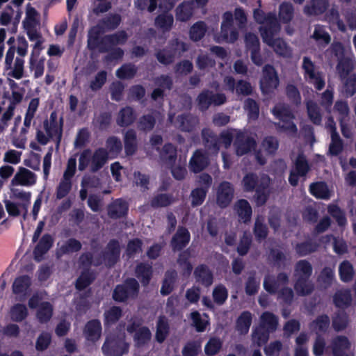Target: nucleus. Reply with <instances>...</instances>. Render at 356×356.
I'll return each instance as SVG.
<instances>
[{"mask_svg": "<svg viewBox=\"0 0 356 356\" xmlns=\"http://www.w3.org/2000/svg\"><path fill=\"white\" fill-rule=\"evenodd\" d=\"M234 137H236L234 145L236 154L238 156L248 153L256 145L253 138H250L245 136L243 132L235 129H228L222 132L220 143H223L225 147L227 148L230 146Z\"/></svg>", "mask_w": 356, "mask_h": 356, "instance_id": "obj_1", "label": "nucleus"}, {"mask_svg": "<svg viewBox=\"0 0 356 356\" xmlns=\"http://www.w3.org/2000/svg\"><path fill=\"white\" fill-rule=\"evenodd\" d=\"M311 273L312 267L308 262L300 261L297 264L295 274L297 277V282L295 285V289L297 293L305 295L312 291L313 287L307 280Z\"/></svg>", "mask_w": 356, "mask_h": 356, "instance_id": "obj_2", "label": "nucleus"}, {"mask_svg": "<svg viewBox=\"0 0 356 356\" xmlns=\"http://www.w3.org/2000/svg\"><path fill=\"white\" fill-rule=\"evenodd\" d=\"M128 349L129 345L124 341L123 334H110L102 346L103 353L107 356H122Z\"/></svg>", "mask_w": 356, "mask_h": 356, "instance_id": "obj_3", "label": "nucleus"}, {"mask_svg": "<svg viewBox=\"0 0 356 356\" xmlns=\"http://www.w3.org/2000/svg\"><path fill=\"white\" fill-rule=\"evenodd\" d=\"M277 326V319L276 316L270 312H265L261 316V327L257 329L253 334V341L259 346L266 343L268 339V334L263 332L262 330L266 329L268 332L274 331Z\"/></svg>", "mask_w": 356, "mask_h": 356, "instance_id": "obj_4", "label": "nucleus"}, {"mask_svg": "<svg viewBox=\"0 0 356 356\" xmlns=\"http://www.w3.org/2000/svg\"><path fill=\"white\" fill-rule=\"evenodd\" d=\"M287 282V276L284 274H280L277 280L268 277L264 280V286L265 289L270 293L280 291L281 296L286 301H289L293 296L291 289L285 288V284Z\"/></svg>", "mask_w": 356, "mask_h": 356, "instance_id": "obj_5", "label": "nucleus"}, {"mask_svg": "<svg viewBox=\"0 0 356 356\" xmlns=\"http://www.w3.org/2000/svg\"><path fill=\"white\" fill-rule=\"evenodd\" d=\"M272 113L280 120L278 122L279 127L289 135L296 133L297 128L296 125L290 121L293 118V115L286 106L278 104L272 110Z\"/></svg>", "mask_w": 356, "mask_h": 356, "instance_id": "obj_6", "label": "nucleus"}, {"mask_svg": "<svg viewBox=\"0 0 356 356\" xmlns=\"http://www.w3.org/2000/svg\"><path fill=\"white\" fill-rule=\"evenodd\" d=\"M238 33L234 28V17L232 13L226 12L223 14L221 24L220 35L217 37L218 42H234L238 38Z\"/></svg>", "mask_w": 356, "mask_h": 356, "instance_id": "obj_7", "label": "nucleus"}, {"mask_svg": "<svg viewBox=\"0 0 356 356\" xmlns=\"http://www.w3.org/2000/svg\"><path fill=\"white\" fill-rule=\"evenodd\" d=\"M277 32L273 31V30L268 33L267 31H262L263 41L271 47L277 54L284 57L291 56V50L287 44L282 40L275 38Z\"/></svg>", "mask_w": 356, "mask_h": 356, "instance_id": "obj_8", "label": "nucleus"}, {"mask_svg": "<svg viewBox=\"0 0 356 356\" xmlns=\"http://www.w3.org/2000/svg\"><path fill=\"white\" fill-rule=\"evenodd\" d=\"M41 295H33L29 300L30 308H36L38 307L37 318L40 322H46L50 319L52 315L51 305L47 302H42Z\"/></svg>", "mask_w": 356, "mask_h": 356, "instance_id": "obj_9", "label": "nucleus"}, {"mask_svg": "<svg viewBox=\"0 0 356 356\" xmlns=\"http://www.w3.org/2000/svg\"><path fill=\"white\" fill-rule=\"evenodd\" d=\"M279 85V79L275 69L266 65L263 70V76L260 81V87L264 94L273 92Z\"/></svg>", "mask_w": 356, "mask_h": 356, "instance_id": "obj_10", "label": "nucleus"}, {"mask_svg": "<svg viewBox=\"0 0 356 356\" xmlns=\"http://www.w3.org/2000/svg\"><path fill=\"white\" fill-rule=\"evenodd\" d=\"M23 92L19 90H13L10 98V103L7 108L3 111L0 119V134L8 127V122L12 119L14 115V111L16 104H19L23 98Z\"/></svg>", "mask_w": 356, "mask_h": 356, "instance_id": "obj_11", "label": "nucleus"}, {"mask_svg": "<svg viewBox=\"0 0 356 356\" xmlns=\"http://www.w3.org/2000/svg\"><path fill=\"white\" fill-rule=\"evenodd\" d=\"M254 17L258 23L261 24L260 27L261 36L262 31H267L268 33L272 30L273 31H278L280 30L278 22L275 15L271 13L266 15L262 10L256 9L254 11Z\"/></svg>", "mask_w": 356, "mask_h": 356, "instance_id": "obj_12", "label": "nucleus"}, {"mask_svg": "<svg viewBox=\"0 0 356 356\" xmlns=\"http://www.w3.org/2000/svg\"><path fill=\"white\" fill-rule=\"evenodd\" d=\"M37 175L24 167H19L13 177L10 184L12 186H22L30 187L35 184Z\"/></svg>", "mask_w": 356, "mask_h": 356, "instance_id": "obj_13", "label": "nucleus"}, {"mask_svg": "<svg viewBox=\"0 0 356 356\" xmlns=\"http://www.w3.org/2000/svg\"><path fill=\"white\" fill-rule=\"evenodd\" d=\"M138 290V284L136 280L130 279L123 285L118 286L113 292V298L117 301H124L127 298L136 295Z\"/></svg>", "mask_w": 356, "mask_h": 356, "instance_id": "obj_14", "label": "nucleus"}, {"mask_svg": "<svg viewBox=\"0 0 356 356\" xmlns=\"http://www.w3.org/2000/svg\"><path fill=\"white\" fill-rule=\"evenodd\" d=\"M302 67L306 79L317 90H321L324 87L325 81L321 75L316 71L313 63L308 58H304Z\"/></svg>", "mask_w": 356, "mask_h": 356, "instance_id": "obj_15", "label": "nucleus"}, {"mask_svg": "<svg viewBox=\"0 0 356 356\" xmlns=\"http://www.w3.org/2000/svg\"><path fill=\"white\" fill-rule=\"evenodd\" d=\"M234 197V188L227 181L222 182L216 191L217 204L222 207H226L229 204Z\"/></svg>", "mask_w": 356, "mask_h": 356, "instance_id": "obj_16", "label": "nucleus"}, {"mask_svg": "<svg viewBox=\"0 0 356 356\" xmlns=\"http://www.w3.org/2000/svg\"><path fill=\"white\" fill-rule=\"evenodd\" d=\"M44 129L49 138L55 140L58 148L62 137V124L56 120V114L51 113L49 120L44 123Z\"/></svg>", "mask_w": 356, "mask_h": 356, "instance_id": "obj_17", "label": "nucleus"}, {"mask_svg": "<svg viewBox=\"0 0 356 356\" xmlns=\"http://www.w3.org/2000/svg\"><path fill=\"white\" fill-rule=\"evenodd\" d=\"M31 289V280L27 275L17 277L13 284V292L19 298H25Z\"/></svg>", "mask_w": 356, "mask_h": 356, "instance_id": "obj_18", "label": "nucleus"}, {"mask_svg": "<svg viewBox=\"0 0 356 356\" xmlns=\"http://www.w3.org/2000/svg\"><path fill=\"white\" fill-rule=\"evenodd\" d=\"M245 42L246 47L251 51V58L252 62L260 65L262 64V59L259 54V42L257 37L251 33H248L245 36Z\"/></svg>", "mask_w": 356, "mask_h": 356, "instance_id": "obj_19", "label": "nucleus"}, {"mask_svg": "<svg viewBox=\"0 0 356 356\" xmlns=\"http://www.w3.org/2000/svg\"><path fill=\"white\" fill-rule=\"evenodd\" d=\"M225 102V97L222 94L213 95L211 92H205L198 97V104L201 109L204 110L211 104L220 105Z\"/></svg>", "mask_w": 356, "mask_h": 356, "instance_id": "obj_20", "label": "nucleus"}, {"mask_svg": "<svg viewBox=\"0 0 356 356\" xmlns=\"http://www.w3.org/2000/svg\"><path fill=\"white\" fill-rule=\"evenodd\" d=\"M139 327V322L137 323L134 321L132 325H129L127 326V331L129 333H132L134 331H136L134 335V341L137 346H141L146 342H147L151 337V333L149 330L146 327H139L137 330L136 328Z\"/></svg>", "mask_w": 356, "mask_h": 356, "instance_id": "obj_21", "label": "nucleus"}, {"mask_svg": "<svg viewBox=\"0 0 356 356\" xmlns=\"http://www.w3.org/2000/svg\"><path fill=\"white\" fill-rule=\"evenodd\" d=\"M309 170L305 158L300 155L296 161V166L290 174L289 180L291 184L296 186L298 183V177L304 176Z\"/></svg>", "mask_w": 356, "mask_h": 356, "instance_id": "obj_22", "label": "nucleus"}, {"mask_svg": "<svg viewBox=\"0 0 356 356\" xmlns=\"http://www.w3.org/2000/svg\"><path fill=\"white\" fill-rule=\"evenodd\" d=\"M327 128L330 129L331 134V143L330 145V153L332 155L338 154L342 149V142L339 135L335 131V124L332 120H329Z\"/></svg>", "mask_w": 356, "mask_h": 356, "instance_id": "obj_23", "label": "nucleus"}, {"mask_svg": "<svg viewBox=\"0 0 356 356\" xmlns=\"http://www.w3.org/2000/svg\"><path fill=\"white\" fill-rule=\"evenodd\" d=\"M350 343L345 337H337L332 342V350L334 356H349Z\"/></svg>", "mask_w": 356, "mask_h": 356, "instance_id": "obj_24", "label": "nucleus"}, {"mask_svg": "<svg viewBox=\"0 0 356 356\" xmlns=\"http://www.w3.org/2000/svg\"><path fill=\"white\" fill-rule=\"evenodd\" d=\"M101 332L100 322L98 321H91L86 324L83 333L88 341L94 342L99 339Z\"/></svg>", "mask_w": 356, "mask_h": 356, "instance_id": "obj_25", "label": "nucleus"}, {"mask_svg": "<svg viewBox=\"0 0 356 356\" xmlns=\"http://www.w3.org/2000/svg\"><path fill=\"white\" fill-rule=\"evenodd\" d=\"M208 164V157L201 151H196L190 160V169L194 172L202 170Z\"/></svg>", "mask_w": 356, "mask_h": 356, "instance_id": "obj_26", "label": "nucleus"}, {"mask_svg": "<svg viewBox=\"0 0 356 356\" xmlns=\"http://www.w3.org/2000/svg\"><path fill=\"white\" fill-rule=\"evenodd\" d=\"M277 147L278 142L275 138L273 137L266 138L262 143V150L256 156L258 162L260 164H264L265 163V160L261 158L263 152H265L266 154H270L274 153L277 150Z\"/></svg>", "mask_w": 356, "mask_h": 356, "instance_id": "obj_27", "label": "nucleus"}, {"mask_svg": "<svg viewBox=\"0 0 356 356\" xmlns=\"http://www.w3.org/2000/svg\"><path fill=\"white\" fill-rule=\"evenodd\" d=\"M234 211L240 220L244 222L250 220L252 215V208L248 201L245 200H238L234 205Z\"/></svg>", "mask_w": 356, "mask_h": 356, "instance_id": "obj_28", "label": "nucleus"}, {"mask_svg": "<svg viewBox=\"0 0 356 356\" xmlns=\"http://www.w3.org/2000/svg\"><path fill=\"white\" fill-rule=\"evenodd\" d=\"M190 240V234L187 229L179 228L172 240L174 249L180 250L185 247Z\"/></svg>", "mask_w": 356, "mask_h": 356, "instance_id": "obj_29", "label": "nucleus"}, {"mask_svg": "<svg viewBox=\"0 0 356 356\" xmlns=\"http://www.w3.org/2000/svg\"><path fill=\"white\" fill-rule=\"evenodd\" d=\"M327 6V0H313L305 7L304 12L309 15H316L323 13Z\"/></svg>", "mask_w": 356, "mask_h": 356, "instance_id": "obj_30", "label": "nucleus"}, {"mask_svg": "<svg viewBox=\"0 0 356 356\" xmlns=\"http://www.w3.org/2000/svg\"><path fill=\"white\" fill-rule=\"evenodd\" d=\"M110 159L107 156L105 149L100 148L92 154L91 168L93 171H96L101 168Z\"/></svg>", "mask_w": 356, "mask_h": 356, "instance_id": "obj_31", "label": "nucleus"}, {"mask_svg": "<svg viewBox=\"0 0 356 356\" xmlns=\"http://www.w3.org/2000/svg\"><path fill=\"white\" fill-rule=\"evenodd\" d=\"M120 255L119 244L116 241H111L107 248L106 254L104 256V261L107 265L114 264Z\"/></svg>", "mask_w": 356, "mask_h": 356, "instance_id": "obj_32", "label": "nucleus"}, {"mask_svg": "<svg viewBox=\"0 0 356 356\" xmlns=\"http://www.w3.org/2000/svg\"><path fill=\"white\" fill-rule=\"evenodd\" d=\"M127 211V204L125 202L118 200L115 201L108 209V215L111 218H120Z\"/></svg>", "mask_w": 356, "mask_h": 356, "instance_id": "obj_33", "label": "nucleus"}, {"mask_svg": "<svg viewBox=\"0 0 356 356\" xmlns=\"http://www.w3.org/2000/svg\"><path fill=\"white\" fill-rule=\"evenodd\" d=\"M10 315L13 321L20 322L27 317L28 309L25 305L17 303L10 308Z\"/></svg>", "mask_w": 356, "mask_h": 356, "instance_id": "obj_34", "label": "nucleus"}, {"mask_svg": "<svg viewBox=\"0 0 356 356\" xmlns=\"http://www.w3.org/2000/svg\"><path fill=\"white\" fill-rule=\"evenodd\" d=\"M193 324L197 332H203L209 324V316L206 314L200 315L197 312L191 314Z\"/></svg>", "mask_w": 356, "mask_h": 356, "instance_id": "obj_35", "label": "nucleus"}, {"mask_svg": "<svg viewBox=\"0 0 356 356\" xmlns=\"http://www.w3.org/2000/svg\"><path fill=\"white\" fill-rule=\"evenodd\" d=\"M38 106L39 99L38 98H33L31 100L24 116V127L26 128H29L31 127Z\"/></svg>", "mask_w": 356, "mask_h": 356, "instance_id": "obj_36", "label": "nucleus"}, {"mask_svg": "<svg viewBox=\"0 0 356 356\" xmlns=\"http://www.w3.org/2000/svg\"><path fill=\"white\" fill-rule=\"evenodd\" d=\"M310 191L315 197L321 199H328L331 195L327 185L323 182L312 184Z\"/></svg>", "mask_w": 356, "mask_h": 356, "instance_id": "obj_37", "label": "nucleus"}, {"mask_svg": "<svg viewBox=\"0 0 356 356\" xmlns=\"http://www.w3.org/2000/svg\"><path fill=\"white\" fill-rule=\"evenodd\" d=\"M312 38L321 45H326L330 42L331 38L323 26L317 25L314 28Z\"/></svg>", "mask_w": 356, "mask_h": 356, "instance_id": "obj_38", "label": "nucleus"}, {"mask_svg": "<svg viewBox=\"0 0 356 356\" xmlns=\"http://www.w3.org/2000/svg\"><path fill=\"white\" fill-rule=\"evenodd\" d=\"M30 68L34 72L35 78L42 76L44 70V59L35 58L34 54L31 55L29 60Z\"/></svg>", "mask_w": 356, "mask_h": 356, "instance_id": "obj_39", "label": "nucleus"}, {"mask_svg": "<svg viewBox=\"0 0 356 356\" xmlns=\"http://www.w3.org/2000/svg\"><path fill=\"white\" fill-rule=\"evenodd\" d=\"M173 22V17L171 14L164 13L159 15L156 18L155 24L157 28L165 31L171 29Z\"/></svg>", "mask_w": 356, "mask_h": 356, "instance_id": "obj_40", "label": "nucleus"}, {"mask_svg": "<svg viewBox=\"0 0 356 356\" xmlns=\"http://www.w3.org/2000/svg\"><path fill=\"white\" fill-rule=\"evenodd\" d=\"M195 275L197 281L200 282L203 284L209 286L212 284V275L207 267L204 266L197 267L195 269Z\"/></svg>", "mask_w": 356, "mask_h": 356, "instance_id": "obj_41", "label": "nucleus"}, {"mask_svg": "<svg viewBox=\"0 0 356 356\" xmlns=\"http://www.w3.org/2000/svg\"><path fill=\"white\" fill-rule=\"evenodd\" d=\"M193 6L191 3L185 2L177 9V19L185 22L188 20L193 14Z\"/></svg>", "mask_w": 356, "mask_h": 356, "instance_id": "obj_42", "label": "nucleus"}, {"mask_svg": "<svg viewBox=\"0 0 356 356\" xmlns=\"http://www.w3.org/2000/svg\"><path fill=\"white\" fill-rule=\"evenodd\" d=\"M353 67L354 63L351 59L344 58L341 60L337 65V72L340 77L343 80L346 79L353 69Z\"/></svg>", "mask_w": 356, "mask_h": 356, "instance_id": "obj_43", "label": "nucleus"}, {"mask_svg": "<svg viewBox=\"0 0 356 356\" xmlns=\"http://www.w3.org/2000/svg\"><path fill=\"white\" fill-rule=\"evenodd\" d=\"M106 148L108 149L107 156L113 159L118 156L122 150V144L120 140L115 137L109 138L106 142Z\"/></svg>", "mask_w": 356, "mask_h": 356, "instance_id": "obj_44", "label": "nucleus"}, {"mask_svg": "<svg viewBox=\"0 0 356 356\" xmlns=\"http://www.w3.org/2000/svg\"><path fill=\"white\" fill-rule=\"evenodd\" d=\"M52 240L50 236L46 235L42 237L34 251L35 257L40 259L41 255L47 252L51 246Z\"/></svg>", "mask_w": 356, "mask_h": 356, "instance_id": "obj_45", "label": "nucleus"}, {"mask_svg": "<svg viewBox=\"0 0 356 356\" xmlns=\"http://www.w3.org/2000/svg\"><path fill=\"white\" fill-rule=\"evenodd\" d=\"M334 303L338 307H343L350 304L351 301V297L349 290H341L339 291L334 298Z\"/></svg>", "mask_w": 356, "mask_h": 356, "instance_id": "obj_46", "label": "nucleus"}, {"mask_svg": "<svg viewBox=\"0 0 356 356\" xmlns=\"http://www.w3.org/2000/svg\"><path fill=\"white\" fill-rule=\"evenodd\" d=\"M251 324V314L249 312H243L238 319L236 328L241 334L248 332Z\"/></svg>", "mask_w": 356, "mask_h": 356, "instance_id": "obj_47", "label": "nucleus"}, {"mask_svg": "<svg viewBox=\"0 0 356 356\" xmlns=\"http://www.w3.org/2000/svg\"><path fill=\"white\" fill-rule=\"evenodd\" d=\"M293 9L292 5L289 3H283L280 6L279 17L283 23H287L292 19Z\"/></svg>", "mask_w": 356, "mask_h": 356, "instance_id": "obj_48", "label": "nucleus"}, {"mask_svg": "<svg viewBox=\"0 0 356 356\" xmlns=\"http://www.w3.org/2000/svg\"><path fill=\"white\" fill-rule=\"evenodd\" d=\"M136 275L140 282L146 285L149 283L151 277L152 270L151 267L147 265L140 264L138 266L136 270Z\"/></svg>", "mask_w": 356, "mask_h": 356, "instance_id": "obj_49", "label": "nucleus"}, {"mask_svg": "<svg viewBox=\"0 0 356 356\" xmlns=\"http://www.w3.org/2000/svg\"><path fill=\"white\" fill-rule=\"evenodd\" d=\"M125 151L127 154L131 155L136 148V134L134 131H128L124 136Z\"/></svg>", "mask_w": 356, "mask_h": 356, "instance_id": "obj_50", "label": "nucleus"}, {"mask_svg": "<svg viewBox=\"0 0 356 356\" xmlns=\"http://www.w3.org/2000/svg\"><path fill=\"white\" fill-rule=\"evenodd\" d=\"M206 32V26L204 22H198L193 24L190 29V38L195 41L200 40Z\"/></svg>", "mask_w": 356, "mask_h": 356, "instance_id": "obj_51", "label": "nucleus"}, {"mask_svg": "<svg viewBox=\"0 0 356 356\" xmlns=\"http://www.w3.org/2000/svg\"><path fill=\"white\" fill-rule=\"evenodd\" d=\"M330 325V320L327 316H322L314 321L311 325L312 330L315 331L316 334L324 332Z\"/></svg>", "mask_w": 356, "mask_h": 356, "instance_id": "obj_52", "label": "nucleus"}, {"mask_svg": "<svg viewBox=\"0 0 356 356\" xmlns=\"http://www.w3.org/2000/svg\"><path fill=\"white\" fill-rule=\"evenodd\" d=\"M134 120V115L131 108L122 109L118 115V123L121 126H126L131 124Z\"/></svg>", "mask_w": 356, "mask_h": 356, "instance_id": "obj_53", "label": "nucleus"}, {"mask_svg": "<svg viewBox=\"0 0 356 356\" xmlns=\"http://www.w3.org/2000/svg\"><path fill=\"white\" fill-rule=\"evenodd\" d=\"M175 276L176 273L173 271L166 273L161 289V293L163 295H168L172 291Z\"/></svg>", "mask_w": 356, "mask_h": 356, "instance_id": "obj_54", "label": "nucleus"}, {"mask_svg": "<svg viewBox=\"0 0 356 356\" xmlns=\"http://www.w3.org/2000/svg\"><path fill=\"white\" fill-rule=\"evenodd\" d=\"M222 347V341L220 339L213 337L209 339L205 345L204 351L207 355H213L216 354Z\"/></svg>", "mask_w": 356, "mask_h": 356, "instance_id": "obj_55", "label": "nucleus"}, {"mask_svg": "<svg viewBox=\"0 0 356 356\" xmlns=\"http://www.w3.org/2000/svg\"><path fill=\"white\" fill-rule=\"evenodd\" d=\"M22 152L15 149H8L4 153L3 161L5 163L17 165L20 163Z\"/></svg>", "mask_w": 356, "mask_h": 356, "instance_id": "obj_56", "label": "nucleus"}, {"mask_svg": "<svg viewBox=\"0 0 356 356\" xmlns=\"http://www.w3.org/2000/svg\"><path fill=\"white\" fill-rule=\"evenodd\" d=\"M122 315V312L119 307H112L104 313L105 323L106 325L112 324L116 322Z\"/></svg>", "mask_w": 356, "mask_h": 356, "instance_id": "obj_57", "label": "nucleus"}, {"mask_svg": "<svg viewBox=\"0 0 356 356\" xmlns=\"http://www.w3.org/2000/svg\"><path fill=\"white\" fill-rule=\"evenodd\" d=\"M339 274L342 281H350L353 275L352 265L348 261H343L339 266Z\"/></svg>", "mask_w": 356, "mask_h": 356, "instance_id": "obj_58", "label": "nucleus"}, {"mask_svg": "<svg viewBox=\"0 0 356 356\" xmlns=\"http://www.w3.org/2000/svg\"><path fill=\"white\" fill-rule=\"evenodd\" d=\"M16 186H12L10 184V197L15 199L21 200L28 204L30 201L31 193L30 192H26L23 190L16 188Z\"/></svg>", "mask_w": 356, "mask_h": 356, "instance_id": "obj_59", "label": "nucleus"}, {"mask_svg": "<svg viewBox=\"0 0 356 356\" xmlns=\"http://www.w3.org/2000/svg\"><path fill=\"white\" fill-rule=\"evenodd\" d=\"M168 334V324L164 318H160L157 323L156 338L159 342H163Z\"/></svg>", "mask_w": 356, "mask_h": 356, "instance_id": "obj_60", "label": "nucleus"}, {"mask_svg": "<svg viewBox=\"0 0 356 356\" xmlns=\"http://www.w3.org/2000/svg\"><path fill=\"white\" fill-rule=\"evenodd\" d=\"M175 126L183 131H190L191 128L195 125L196 120L189 117L179 116L177 122H175Z\"/></svg>", "mask_w": 356, "mask_h": 356, "instance_id": "obj_61", "label": "nucleus"}, {"mask_svg": "<svg viewBox=\"0 0 356 356\" xmlns=\"http://www.w3.org/2000/svg\"><path fill=\"white\" fill-rule=\"evenodd\" d=\"M28 129L25 127H22L19 136H15L12 139V144L14 147L18 149H25L26 137V134L28 131Z\"/></svg>", "mask_w": 356, "mask_h": 356, "instance_id": "obj_62", "label": "nucleus"}, {"mask_svg": "<svg viewBox=\"0 0 356 356\" xmlns=\"http://www.w3.org/2000/svg\"><path fill=\"white\" fill-rule=\"evenodd\" d=\"M201 350V343L195 341L188 343L183 349L184 356H196Z\"/></svg>", "mask_w": 356, "mask_h": 356, "instance_id": "obj_63", "label": "nucleus"}, {"mask_svg": "<svg viewBox=\"0 0 356 356\" xmlns=\"http://www.w3.org/2000/svg\"><path fill=\"white\" fill-rule=\"evenodd\" d=\"M213 297L216 303L222 304L227 298V291L223 286H218L213 290Z\"/></svg>", "mask_w": 356, "mask_h": 356, "instance_id": "obj_64", "label": "nucleus"}]
</instances>
